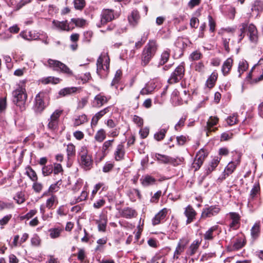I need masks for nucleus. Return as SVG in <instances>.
Wrapping results in <instances>:
<instances>
[{"mask_svg": "<svg viewBox=\"0 0 263 263\" xmlns=\"http://www.w3.org/2000/svg\"><path fill=\"white\" fill-rule=\"evenodd\" d=\"M110 59L107 53H102L97 61V72L102 78H105L109 72Z\"/></svg>", "mask_w": 263, "mask_h": 263, "instance_id": "f257e3e1", "label": "nucleus"}, {"mask_svg": "<svg viewBox=\"0 0 263 263\" xmlns=\"http://www.w3.org/2000/svg\"><path fill=\"white\" fill-rule=\"evenodd\" d=\"M157 50V45L155 41H149L143 49L141 60L142 65L146 66L155 54Z\"/></svg>", "mask_w": 263, "mask_h": 263, "instance_id": "f03ea898", "label": "nucleus"}, {"mask_svg": "<svg viewBox=\"0 0 263 263\" xmlns=\"http://www.w3.org/2000/svg\"><path fill=\"white\" fill-rule=\"evenodd\" d=\"M13 102L20 108L21 111L26 109V102L27 95L26 90L23 87H19L13 91Z\"/></svg>", "mask_w": 263, "mask_h": 263, "instance_id": "7ed1b4c3", "label": "nucleus"}, {"mask_svg": "<svg viewBox=\"0 0 263 263\" xmlns=\"http://www.w3.org/2000/svg\"><path fill=\"white\" fill-rule=\"evenodd\" d=\"M238 28L240 33H245L246 31H248L247 35L250 42L254 43L257 42L258 33L255 25L252 24L248 25V22H245L240 24L238 26Z\"/></svg>", "mask_w": 263, "mask_h": 263, "instance_id": "20e7f679", "label": "nucleus"}, {"mask_svg": "<svg viewBox=\"0 0 263 263\" xmlns=\"http://www.w3.org/2000/svg\"><path fill=\"white\" fill-rule=\"evenodd\" d=\"M185 68L183 64L176 67L174 72L171 74L168 80L169 84H174L178 82L184 76Z\"/></svg>", "mask_w": 263, "mask_h": 263, "instance_id": "39448f33", "label": "nucleus"}, {"mask_svg": "<svg viewBox=\"0 0 263 263\" xmlns=\"http://www.w3.org/2000/svg\"><path fill=\"white\" fill-rule=\"evenodd\" d=\"M80 156L82 166L85 170H90L92 165V160L91 156L88 154L85 148H82Z\"/></svg>", "mask_w": 263, "mask_h": 263, "instance_id": "423d86ee", "label": "nucleus"}, {"mask_svg": "<svg viewBox=\"0 0 263 263\" xmlns=\"http://www.w3.org/2000/svg\"><path fill=\"white\" fill-rule=\"evenodd\" d=\"M45 93L44 92H40L35 98V102L33 108L35 112L41 113L45 108V104L43 101Z\"/></svg>", "mask_w": 263, "mask_h": 263, "instance_id": "0eeeda50", "label": "nucleus"}, {"mask_svg": "<svg viewBox=\"0 0 263 263\" xmlns=\"http://www.w3.org/2000/svg\"><path fill=\"white\" fill-rule=\"evenodd\" d=\"M220 211L219 205H211L203 209L201 217L203 218L211 217L217 215Z\"/></svg>", "mask_w": 263, "mask_h": 263, "instance_id": "6e6552de", "label": "nucleus"}, {"mask_svg": "<svg viewBox=\"0 0 263 263\" xmlns=\"http://www.w3.org/2000/svg\"><path fill=\"white\" fill-rule=\"evenodd\" d=\"M207 155V153L203 149H201L197 153L196 157L195 158L193 163V166L195 168L196 171L198 170L202 165Z\"/></svg>", "mask_w": 263, "mask_h": 263, "instance_id": "1a4fd4ad", "label": "nucleus"}, {"mask_svg": "<svg viewBox=\"0 0 263 263\" xmlns=\"http://www.w3.org/2000/svg\"><path fill=\"white\" fill-rule=\"evenodd\" d=\"M115 18L114 11L111 9H103L101 14V24L104 25Z\"/></svg>", "mask_w": 263, "mask_h": 263, "instance_id": "9d476101", "label": "nucleus"}, {"mask_svg": "<svg viewBox=\"0 0 263 263\" xmlns=\"http://www.w3.org/2000/svg\"><path fill=\"white\" fill-rule=\"evenodd\" d=\"M184 214L187 218L186 224L193 222L197 216V212L191 205H188L185 209Z\"/></svg>", "mask_w": 263, "mask_h": 263, "instance_id": "9b49d317", "label": "nucleus"}, {"mask_svg": "<svg viewBox=\"0 0 263 263\" xmlns=\"http://www.w3.org/2000/svg\"><path fill=\"white\" fill-rule=\"evenodd\" d=\"M110 97H107L100 93L95 97L93 105L100 108L107 103Z\"/></svg>", "mask_w": 263, "mask_h": 263, "instance_id": "f8f14e48", "label": "nucleus"}, {"mask_svg": "<svg viewBox=\"0 0 263 263\" xmlns=\"http://www.w3.org/2000/svg\"><path fill=\"white\" fill-rule=\"evenodd\" d=\"M239 163L240 157H239L237 160L235 161H232L229 162L227 166L226 167L224 171V177H226V176H228L231 174L236 169L237 166L239 164Z\"/></svg>", "mask_w": 263, "mask_h": 263, "instance_id": "ddd939ff", "label": "nucleus"}, {"mask_svg": "<svg viewBox=\"0 0 263 263\" xmlns=\"http://www.w3.org/2000/svg\"><path fill=\"white\" fill-rule=\"evenodd\" d=\"M121 216L126 219H132L135 218L137 215L136 211L129 207H126L123 208L121 212Z\"/></svg>", "mask_w": 263, "mask_h": 263, "instance_id": "4468645a", "label": "nucleus"}, {"mask_svg": "<svg viewBox=\"0 0 263 263\" xmlns=\"http://www.w3.org/2000/svg\"><path fill=\"white\" fill-rule=\"evenodd\" d=\"M140 14L137 10H133L128 16V21L129 25L133 27H136L140 20Z\"/></svg>", "mask_w": 263, "mask_h": 263, "instance_id": "2eb2a0df", "label": "nucleus"}, {"mask_svg": "<svg viewBox=\"0 0 263 263\" xmlns=\"http://www.w3.org/2000/svg\"><path fill=\"white\" fill-rule=\"evenodd\" d=\"M168 212V209L163 208L152 219V223L153 225H157L159 224L162 220L164 219Z\"/></svg>", "mask_w": 263, "mask_h": 263, "instance_id": "dca6fc26", "label": "nucleus"}, {"mask_svg": "<svg viewBox=\"0 0 263 263\" xmlns=\"http://www.w3.org/2000/svg\"><path fill=\"white\" fill-rule=\"evenodd\" d=\"M110 107L108 106L103 109L97 112L92 118L91 121V125H96L98 122V121L105 115L108 113L110 111Z\"/></svg>", "mask_w": 263, "mask_h": 263, "instance_id": "f3484780", "label": "nucleus"}, {"mask_svg": "<svg viewBox=\"0 0 263 263\" xmlns=\"http://www.w3.org/2000/svg\"><path fill=\"white\" fill-rule=\"evenodd\" d=\"M232 222L230 223V227L234 230L237 229L239 227L240 217L239 215L235 212L229 213Z\"/></svg>", "mask_w": 263, "mask_h": 263, "instance_id": "a211bd4d", "label": "nucleus"}, {"mask_svg": "<svg viewBox=\"0 0 263 263\" xmlns=\"http://www.w3.org/2000/svg\"><path fill=\"white\" fill-rule=\"evenodd\" d=\"M260 233V225L259 222H256L251 229V236L253 241L259 237Z\"/></svg>", "mask_w": 263, "mask_h": 263, "instance_id": "6ab92c4d", "label": "nucleus"}, {"mask_svg": "<svg viewBox=\"0 0 263 263\" xmlns=\"http://www.w3.org/2000/svg\"><path fill=\"white\" fill-rule=\"evenodd\" d=\"M52 24L55 28L61 30L69 31L71 30L69 25L67 23V21L60 22L57 20H53L52 21Z\"/></svg>", "mask_w": 263, "mask_h": 263, "instance_id": "aec40b11", "label": "nucleus"}, {"mask_svg": "<svg viewBox=\"0 0 263 263\" xmlns=\"http://www.w3.org/2000/svg\"><path fill=\"white\" fill-rule=\"evenodd\" d=\"M114 155L116 161H121L124 159L125 150L122 144H120L117 145Z\"/></svg>", "mask_w": 263, "mask_h": 263, "instance_id": "412c9836", "label": "nucleus"}, {"mask_svg": "<svg viewBox=\"0 0 263 263\" xmlns=\"http://www.w3.org/2000/svg\"><path fill=\"white\" fill-rule=\"evenodd\" d=\"M260 194V186L258 183H255L253 188L251 189L249 198V202L255 199L258 197V195Z\"/></svg>", "mask_w": 263, "mask_h": 263, "instance_id": "4be33fe9", "label": "nucleus"}, {"mask_svg": "<svg viewBox=\"0 0 263 263\" xmlns=\"http://www.w3.org/2000/svg\"><path fill=\"white\" fill-rule=\"evenodd\" d=\"M155 157L158 161L162 163L167 164L173 162V159L166 155L156 154Z\"/></svg>", "mask_w": 263, "mask_h": 263, "instance_id": "5701e85b", "label": "nucleus"}, {"mask_svg": "<svg viewBox=\"0 0 263 263\" xmlns=\"http://www.w3.org/2000/svg\"><path fill=\"white\" fill-rule=\"evenodd\" d=\"M218 122V118L217 117L212 116H211L210 117L206 123V127L208 132L215 131V129H217L216 128H215V129H213L212 128L214 125L217 124Z\"/></svg>", "mask_w": 263, "mask_h": 263, "instance_id": "b1692460", "label": "nucleus"}, {"mask_svg": "<svg viewBox=\"0 0 263 263\" xmlns=\"http://www.w3.org/2000/svg\"><path fill=\"white\" fill-rule=\"evenodd\" d=\"M218 226L216 225L211 227L204 234L203 238L205 240H212L214 238V232L218 229Z\"/></svg>", "mask_w": 263, "mask_h": 263, "instance_id": "393cba45", "label": "nucleus"}, {"mask_svg": "<svg viewBox=\"0 0 263 263\" xmlns=\"http://www.w3.org/2000/svg\"><path fill=\"white\" fill-rule=\"evenodd\" d=\"M233 64V60L231 58H228L224 62L222 67L223 74L226 76L228 74L231 70Z\"/></svg>", "mask_w": 263, "mask_h": 263, "instance_id": "a878e982", "label": "nucleus"}, {"mask_svg": "<svg viewBox=\"0 0 263 263\" xmlns=\"http://www.w3.org/2000/svg\"><path fill=\"white\" fill-rule=\"evenodd\" d=\"M88 121L87 117L85 114L77 116L74 120L73 126H78Z\"/></svg>", "mask_w": 263, "mask_h": 263, "instance_id": "bb28decb", "label": "nucleus"}, {"mask_svg": "<svg viewBox=\"0 0 263 263\" xmlns=\"http://www.w3.org/2000/svg\"><path fill=\"white\" fill-rule=\"evenodd\" d=\"M220 160V158L216 157L214 158L209 164L208 169L206 170V174L208 175L213 171L217 167Z\"/></svg>", "mask_w": 263, "mask_h": 263, "instance_id": "cd10ccee", "label": "nucleus"}, {"mask_svg": "<svg viewBox=\"0 0 263 263\" xmlns=\"http://www.w3.org/2000/svg\"><path fill=\"white\" fill-rule=\"evenodd\" d=\"M218 74L217 72L214 71L211 74L210 77L206 81V85L209 88L213 87L217 79Z\"/></svg>", "mask_w": 263, "mask_h": 263, "instance_id": "c85d7f7f", "label": "nucleus"}, {"mask_svg": "<svg viewBox=\"0 0 263 263\" xmlns=\"http://www.w3.org/2000/svg\"><path fill=\"white\" fill-rule=\"evenodd\" d=\"M49 66L53 70L59 71L63 63L54 60L49 59L47 61Z\"/></svg>", "mask_w": 263, "mask_h": 263, "instance_id": "c756f323", "label": "nucleus"}, {"mask_svg": "<svg viewBox=\"0 0 263 263\" xmlns=\"http://www.w3.org/2000/svg\"><path fill=\"white\" fill-rule=\"evenodd\" d=\"M106 138V132L103 129H99L95 136V139L99 142H102Z\"/></svg>", "mask_w": 263, "mask_h": 263, "instance_id": "7c9ffc66", "label": "nucleus"}, {"mask_svg": "<svg viewBox=\"0 0 263 263\" xmlns=\"http://www.w3.org/2000/svg\"><path fill=\"white\" fill-rule=\"evenodd\" d=\"M63 231L62 229L56 228H51L49 230V236L52 239L59 237Z\"/></svg>", "mask_w": 263, "mask_h": 263, "instance_id": "2f4dec72", "label": "nucleus"}, {"mask_svg": "<svg viewBox=\"0 0 263 263\" xmlns=\"http://www.w3.org/2000/svg\"><path fill=\"white\" fill-rule=\"evenodd\" d=\"M107 221V219L104 217L101 218L100 220L96 221V223L98 224V230L99 231H105Z\"/></svg>", "mask_w": 263, "mask_h": 263, "instance_id": "473e14b6", "label": "nucleus"}, {"mask_svg": "<svg viewBox=\"0 0 263 263\" xmlns=\"http://www.w3.org/2000/svg\"><path fill=\"white\" fill-rule=\"evenodd\" d=\"M141 181L142 185L147 186L154 184L156 182V179L151 176L147 175Z\"/></svg>", "mask_w": 263, "mask_h": 263, "instance_id": "72a5a7b5", "label": "nucleus"}, {"mask_svg": "<svg viewBox=\"0 0 263 263\" xmlns=\"http://www.w3.org/2000/svg\"><path fill=\"white\" fill-rule=\"evenodd\" d=\"M26 174L32 181L37 180V176L35 172L30 166L26 168Z\"/></svg>", "mask_w": 263, "mask_h": 263, "instance_id": "f704fd0d", "label": "nucleus"}, {"mask_svg": "<svg viewBox=\"0 0 263 263\" xmlns=\"http://www.w3.org/2000/svg\"><path fill=\"white\" fill-rule=\"evenodd\" d=\"M60 79L58 78H55L53 77H48L47 78H43L42 82L45 84L52 83L58 84L60 82Z\"/></svg>", "mask_w": 263, "mask_h": 263, "instance_id": "c9c22d12", "label": "nucleus"}, {"mask_svg": "<svg viewBox=\"0 0 263 263\" xmlns=\"http://www.w3.org/2000/svg\"><path fill=\"white\" fill-rule=\"evenodd\" d=\"M77 88L76 87H67L61 89L59 91V95L61 96H65L71 94L77 91Z\"/></svg>", "mask_w": 263, "mask_h": 263, "instance_id": "e433bc0d", "label": "nucleus"}, {"mask_svg": "<svg viewBox=\"0 0 263 263\" xmlns=\"http://www.w3.org/2000/svg\"><path fill=\"white\" fill-rule=\"evenodd\" d=\"M55 203H58L57 197L54 195H52L46 200V207L51 209Z\"/></svg>", "mask_w": 263, "mask_h": 263, "instance_id": "4c0bfd02", "label": "nucleus"}, {"mask_svg": "<svg viewBox=\"0 0 263 263\" xmlns=\"http://www.w3.org/2000/svg\"><path fill=\"white\" fill-rule=\"evenodd\" d=\"M66 152L68 159L76 155L75 146L72 143L68 144L67 145Z\"/></svg>", "mask_w": 263, "mask_h": 263, "instance_id": "58836bf2", "label": "nucleus"}, {"mask_svg": "<svg viewBox=\"0 0 263 263\" xmlns=\"http://www.w3.org/2000/svg\"><path fill=\"white\" fill-rule=\"evenodd\" d=\"M167 129H161L158 132L156 133L154 135V138L157 141H161L163 140L167 132Z\"/></svg>", "mask_w": 263, "mask_h": 263, "instance_id": "ea45409f", "label": "nucleus"}, {"mask_svg": "<svg viewBox=\"0 0 263 263\" xmlns=\"http://www.w3.org/2000/svg\"><path fill=\"white\" fill-rule=\"evenodd\" d=\"M114 140H109L104 142L102 146V152L104 154H106L108 153L109 149L112 146V143Z\"/></svg>", "mask_w": 263, "mask_h": 263, "instance_id": "a19ab883", "label": "nucleus"}, {"mask_svg": "<svg viewBox=\"0 0 263 263\" xmlns=\"http://www.w3.org/2000/svg\"><path fill=\"white\" fill-rule=\"evenodd\" d=\"M248 68V64L246 61L242 60L239 62L238 65V71L239 72V77Z\"/></svg>", "mask_w": 263, "mask_h": 263, "instance_id": "79ce46f5", "label": "nucleus"}, {"mask_svg": "<svg viewBox=\"0 0 263 263\" xmlns=\"http://www.w3.org/2000/svg\"><path fill=\"white\" fill-rule=\"evenodd\" d=\"M13 199L18 204H21L25 201V194L22 192H17L13 197Z\"/></svg>", "mask_w": 263, "mask_h": 263, "instance_id": "37998d69", "label": "nucleus"}, {"mask_svg": "<svg viewBox=\"0 0 263 263\" xmlns=\"http://www.w3.org/2000/svg\"><path fill=\"white\" fill-rule=\"evenodd\" d=\"M245 240L241 238H238L233 245V248L235 250H238L242 248L245 245Z\"/></svg>", "mask_w": 263, "mask_h": 263, "instance_id": "c03bdc74", "label": "nucleus"}, {"mask_svg": "<svg viewBox=\"0 0 263 263\" xmlns=\"http://www.w3.org/2000/svg\"><path fill=\"white\" fill-rule=\"evenodd\" d=\"M170 58V52L168 51H164L162 52L159 65H163Z\"/></svg>", "mask_w": 263, "mask_h": 263, "instance_id": "a18cd8bd", "label": "nucleus"}, {"mask_svg": "<svg viewBox=\"0 0 263 263\" xmlns=\"http://www.w3.org/2000/svg\"><path fill=\"white\" fill-rule=\"evenodd\" d=\"M53 172V166L51 164L44 165L42 168V174L44 176L50 175Z\"/></svg>", "mask_w": 263, "mask_h": 263, "instance_id": "49530a36", "label": "nucleus"}, {"mask_svg": "<svg viewBox=\"0 0 263 263\" xmlns=\"http://www.w3.org/2000/svg\"><path fill=\"white\" fill-rule=\"evenodd\" d=\"M184 248L185 245H182L179 242L175 251L174 258H178V255L184 251Z\"/></svg>", "mask_w": 263, "mask_h": 263, "instance_id": "de8ad7c7", "label": "nucleus"}, {"mask_svg": "<svg viewBox=\"0 0 263 263\" xmlns=\"http://www.w3.org/2000/svg\"><path fill=\"white\" fill-rule=\"evenodd\" d=\"M62 112H63L62 110H59V109L55 110L52 113V114L51 115L49 119H50L52 121H55L59 123V118H60V116L61 115V114H62Z\"/></svg>", "mask_w": 263, "mask_h": 263, "instance_id": "09e8293b", "label": "nucleus"}, {"mask_svg": "<svg viewBox=\"0 0 263 263\" xmlns=\"http://www.w3.org/2000/svg\"><path fill=\"white\" fill-rule=\"evenodd\" d=\"M71 22L73 23L76 26L79 27H82L84 26L86 24V20L83 18H72Z\"/></svg>", "mask_w": 263, "mask_h": 263, "instance_id": "8fccbe9b", "label": "nucleus"}, {"mask_svg": "<svg viewBox=\"0 0 263 263\" xmlns=\"http://www.w3.org/2000/svg\"><path fill=\"white\" fill-rule=\"evenodd\" d=\"M74 8L78 10H82L85 6V0H74Z\"/></svg>", "mask_w": 263, "mask_h": 263, "instance_id": "3c124183", "label": "nucleus"}, {"mask_svg": "<svg viewBox=\"0 0 263 263\" xmlns=\"http://www.w3.org/2000/svg\"><path fill=\"white\" fill-rule=\"evenodd\" d=\"M202 56V54L199 51L193 52L190 55V59L192 61H197L199 60Z\"/></svg>", "mask_w": 263, "mask_h": 263, "instance_id": "603ef678", "label": "nucleus"}, {"mask_svg": "<svg viewBox=\"0 0 263 263\" xmlns=\"http://www.w3.org/2000/svg\"><path fill=\"white\" fill-rule=\"evenodd\" d=\"M209 25L210 27V31L211 32H214L215 30L216 23L213 17L211 15L208 16Z\"/></svg>", "mask_w": 263, "mask_h": 263, "instance_id": "864d4df0", "label": "nucleus"}, {"mask_svg": "<svg viewBox=\"0 0 263 263\" xmlns=\"http://www.w3.org/2000/svg\"><path fill=\"white\" fill-rule=\"evenodd\" d=\"M57 213L59 216H64L67 214L68 211L64 205H61L57 210Z\"/></svg>", "mask_w": 263, "mask_h": 263, "instance_id": "5fc2aeb1", "label": "nucleus"}, {"mask_svg": "<svg viewBox=\"0 0 263 263\" xmlns=\"http://www.w3.org/2000/svg\"><path fill=\"white\" fill-rule=\"evenodd\" d=\"M32 0H21L15 6V10H18L26 5L30 3Z\"/></svg>", "mask_w": 263, "mask_h": 263, "instance_id": "6e6d98bb", "label": "nucleus"}, {"mask_svg": "<svg viewBox=\"0 0 263 263\" xmlns=\"http://www.w3.org/2000/svg\"><path fill=\"white\" fill-rule=\"evenodd\" d=\"M60 70L69 76L72 75V71L63 63H62L61 66H60Z\"/></svg>", "mask_w": 263, "mask_h": 263, "instance_id": "4d7b16f0", "label": "nucleus"}, {"mask_svg": "<svg viewBox=\"0 0 263 263\" xmlns=\"http://www.w3.org/2000/svg\"><path fill=\"white\" fill-rule=\"evenodd\" d=\"M63 170L61 164L54 163L53 166V172L54 175L58 174L60 173L63 172Z\"/></svg>", "mask_w": 263, "mask_h": 263, "instance_id": "13d9d810", "label": "nucleus"}, {"mask_svg": "<svg viewBox=\"0 0 263 263\" xmlns=\"http://www.w3.org/2000/svg\"><path fill=\"white\" fill-rule=\"evenodd\" d=\"M162 195V192L161 191H157L154 195L152 197L150 201L152 203H157L160 197Z\"/></svg>", "mask_w": 263, "mask_h": 263, "instance_id": "bf43d9fd", "label": "nucleus"}, {"mask_svg": "<svg viewBox=\"0 0 263 263\" xmlns=\"http://www.w3.org/2000/svg\"><path fill=\"white\" fill-rule=\"evenodd\" d=\"M77 257L78 260L82 261L84 260L86 257L85 251L84 249L79 248V251L77 254Z\"/></svg>", "mask_w": 263, "mask_h": 263, "instance_id": "052dcab7", "label": "nucleus"}, {"mask_svg": "<svg viewBox=\"0 0 263 263\" xmlns=\"http://www.w3.org/2000/svg\"><path fill=\"white\" fill-rule=\"evenodd\" d=\"M32 188L35 192L40 193L43 189V185L41 183L37 182V181H34Z\"/></svg>", "mask_w": 263, "mask_h": 263, "instance_id": "680f3d73", "label": "nucleus"}, {"mask_svg": "<svg viewBox=\"0 0 263 263\" xmlns=\"http://www.w3.org/2000/svg\"><path fill=\"white\" fill-rule=\"evenodd\" d=\"M7 106V101H6V97L1 98H0V112H2L6 108Z\"/></svg>", "mask_w": 263, "mask_h": 263, "instance_id": "e2e57ef3", "label": "nucleus"}, {"mask_svg": "<svg viewBox=\"0 0 263 263\" xmlns=\"http://www.w3.org/2000/svg\"><path fill=\"white\" fill-rule=\"evenodd\" d=\"M227 123L230 125H233L237 122V116L234 115L232 116H230L227 120Z\"/></svg>", "mask_w": 263, "mask_h": 263, "instance_id": "0e129e2a", "label": "nucleus"}, {"mask_svg": "<svg viewBox=\"0 0 263 263\" xmlns=\"http://www.w3.org/2000/svg\"><path fill=\"white\" fill-rule=\"evenodd\" d=\"M58 123H59L58 122H57L55 121H52L50 119H49L48 127L50 130H54L55 129H56L58 128Z\"/></svg>", "mask_w": 263, "mask_h": 263, "instance_id": "69168bd1", "label": "nucleus"}, {"mask_svg": "<svg viewBox=\"0 0 263 263\" xmlns=\"http://www.w3.org/2000/svg\"><path fill=\"white\" fill-rule=\"evenodd\" d=\"M11 217L12 215L11 214L4 216L3 218L0 219V226H3L7 224Z\"/></svg>", "mask_w": 263, "mask_h": 263, "instance_id": "338daca9", "label": "nucleus"}, {"mask_svg": "<svg viewBox=\"0 0 263 263\" xmlns=\"http://www.w3.org/2000/svg\"><path fill=\"white\" fill-rule=\"evenodd\" d=\"M133 120L134 123L139 127L142 126L143 124V119L138 116L135 115Z\"/></svg>", "mask_w": 263, "mask_h": 263, "instance_id": "774afa93", "label": "nucleus"}]
</instances>
